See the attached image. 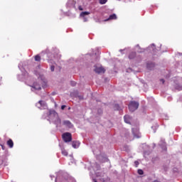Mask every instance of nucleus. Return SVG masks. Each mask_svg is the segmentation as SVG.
<instances>
[{
    "instance_id": "f257e3e1",
    "label": "nucleus",
    "mask_w": 182,
    "mask_h": 182,
    "mask_svg": "<svg viewBox=\"0 0 182 182\" xmlns=\"http://www.w3.org/2000/svg\"><path fill=\"white\" fill-rule=\"evenodd\" d=\"M47 119L48 122L51 123H54V124H56L57 127H60V124H62V122L60 120V118L59 117V114L56 111L53 109H50L48 111V113L47 114Z\"/></svg>"
},
{
    "instance_id": "f03ea898",
    "label": "nucleus",
    "mask_w": 182,
    "mask_h": 182,
    "mask_svg": "<svg viewBox=\"0 0 182 182\" xmlns=\"http://www.w3.org/2000/svg\"><path fill=\"white\" fill-rule=\"evenodd\" d=\"M43 72L45 70H38V71H36V75L38 77V80H41V83L43 87H46L48 86V80L45 77V75H43Z\"/></svg>"
},
{
    "instance_id": "7ed1b4c3",
    "label": "nucleus",
    "mask_w": 182,
    "mask_h": 182,
    "mask_svg": "<svg viewBox=\"0 0 182 182\" xmlns=\"http://www.w3.org/2000/svg\"><path fill=\"white\" fill-rule=\"evenodd\" d=\"M18 68L20 69L22 75H18V80L23 81L28 77V73L26 72V70H25V68H23V63H20L18 64Z\"/></svg>"
},
{
    "instance_id": "20e7f679",
    "label": "nucleus",
    "mask_w": 182,
    "mask_h": 182,
    "mask_svg": "<svg viewBox=\"0 0 182 182\" xmlns=\"http://www.w3.org/2000/svg\"><path fill=\"white\" fill-rule=\"evenodd\" d=\"M30 87H31L32 92H36L37 90H41V89H42V86L38 81L34 82Z\"/></svg>"
},
{
    "instance_id": "39448f33",
    "label": "nucleus",
    "mask_w": 182,
    "mask_h": 182,
    "mask_svg": "<svg viewBox=\"0 0 182 182\" xmlns=\"http://www.w3.org/2000/svg\"><path fill=\"white\" fill-rule=\"evenodd\" d=\"M130 112H134L139 109V102L132 101L129 105Z\"/></svg>"
},
{
    "instance_id": "423d86ee",
    "label": "nucleus",
    "mask_w": 182,
    "mask_h": 182,
    "mask_svg": "<svg viewBox=\"0 0 182 182\" xmlns=\"http://www.w3.org/2000/svg\"><path fill=\"white\" fill-rule=\"evenodd\" d=\"M63 139L65 143H69V141H72V134L69 132H65L63 134Z\"/></svg>"
},
{
    "instance_id": "0eeeda50",
    "label": "nucleus",
    "mask_w": 182,
    "mask_h": 182,
    "mask_svg": "<svg viewBox=\"0 0 182 182\" xmlns=\"http://www.w3.org/2000/svg\"><path fill=\"white\" fill-rule=\"evenodd\" d=\"M89 15H90V12L89 11H82L80 14V17L82 18L83 22H87L89 19Z\"/></svg>"
},
{
    "instance_id": "6e6552de",
    "label": "nucleus",
    "mask_w": 182,
    "mask_h": 182,
    "mask_svg": "<svg viewBox=\"0 0 182 182\" xmlns=\"http://www.w3.org/2000/svg\"><path fill=\"white\" fill-rule=\"evenodd\" d=\"M92 168L97 177H101L102 176L103 173L100 171V166L99 164H96Z\"/></svg>"
},
{
    "instance_id": "1a4fd4ad",
    "label": "nucleus",
    "mask_w": 182,
    "mask_h": 182,
    "mask_svg": "<svg viewBox=\"0 0 182 182\" xmlns=\"http://www.w3.org/2000/svg\"><path fill=\"white\" fill-rule=\"evenodd\" d=\"M62 126H64V127H66V129H73V124H72L71 122L68 119L63 121Z\"/></svg>"
},
{
    "instance_id": "9d476101",
    "label": "nucleus",
    "mask_w": 182,
    "mask_h": 182,
    "mask_svg": "<svg viewBox=\"0 0 182 182\" xmlns=\"http://www.w3.org/2000/svg\"><path fill=\"white\" fill-rule=\"evenodd\" d=\"M36 107L38 109H41V110L43 109H48V105H46V102L45 101H39L36 105Z\"/></svg>"
},
{
    "instance_id": "9b49d317",
    "label": "nucleus",
    "mask_w": 182,
    "mask_h": 182,
    "mask_svg": "<svg viewBox=\"0 0 182 182\" xmlns=\"http://www.w3.org/2000/svg\"><path fill=\"white\" fill-rule=\"evenodd\" d=\"M132 134L135 139H140V137H141V134L137 128H132Z\"/></svg>"
},
{
    "instance_id": "f8f14e48",
    "label": "nucleus",
    "mask_w": 182,
    "mask_h": 182,
    "mask_svg": "<svg viewBox=\"0 0 182 182\" xmlns=\"http://www.w3.org/2000/svg\"><path fill=\"white\" fill-rule=\"evenodd\" d=\"M75 4L76 1H75V0H68L66 6H68V8H75Z\"/></svg>"
},
{
    "instance_id": "ddd939ff",
    "label": "nucleus",
    "mask_w": 182,
    "mask_h": 182,
    "mask_svg": "<svg viewBox=\"0 0 182 182\" xmlns=\"http://www.w3.org/2000/svg\"><path fill=\"white\" fill-rule=\"evenodd\" d=\"M95 72H96V73H105V68H103V67H96Z\"/></svg>"
},
{
    "instance_id": "4468645a",
    "label": "nucleus",
    "mask_w": 182,
    "mask_h": 182,
    "mask_svg": "<svg viewBox=\"0 0 182 182\" xmlns=\"http://www.w3.org/2000/svg\"><path fill=\"white\" fill-rule=\"evenodd\" d=\"M147 50H149L151 53H154V52H156V46H154V44H151V46H149V48H147Z\"/></svg>"
},
{
    "instance_id": "2eb2a0df",
    "label": "nucleus",
    "mask_w": 182,
    "mask_h": 182,
    "mask_svg": "<svg viewBox=\"0 0 182 182\" xmlns=\"http://www.w3.org/2000/svg\"><path fill=\"white\" fill-rule=\"evenodd\" d=\"M124 120L125 123H127V124H130L132 117H130V115H125L124 117Z\"/></svg>"
},
{
    "instance_id": "dca6fc26",
    "label": "nucleus",
    "mask_w": 182,
    "mask_h": 182,
    "mask_svg": "<svg viewBox=\"0 0 182 182\" xmlns=\"http://www.w3.org/2000/svg\"><path fill=\"white\" fill-rule=\"evenodd\" d=\"M48 63H51L50 65V70L51 72H55V65L54 64L55 63L53 60H48Z\"/></svg>"
},
{
    "instance_id": "f3484780",
    "label": "nucleus",
    "mask_w": 182,
    "mask_h": 182,
    "mask_svg": "<svg viewBox=\"0 0 182 182\" xmlns=\"http://www.w3.org/2000/svg\"><path fill=\"white\" fill-rule=\"evenodd\" d=\"M135 49H136V50H137V52L139 53H142V52H145V50H146V49L140 48V46H139V45H136L135 46Z\"/></svg>"
},
{
    "instance_id": "a211bd4d",
    "label": "nucleus",
    "mask_w": 182,
    "mask_h": 182,
    "mask_svg": "<svg viewBox=\"0 0 182 182\" xmlns=\"http://www.w3.org/2000/svg\"><path fill=\"white\" fill-rule=\"evenodd\" d=\"M116 19H117V16L116 15V14H113L110 15L109 17L105 21H113Z\"/></svg>"
},
{
    "instance_id": "6ab92c4d",
    "label": "nucleus",
    "mask_w": 182,
    "mask_h": 182,
    "mask_svg": "<svg viewBox=\"0 0 182 182\" xmlns=\"http://www.w3.org/2000/svg\"><path fill=\"white\" fill-rule=\"evenodd\" d=\"M159 146L161 147L162 150H167V148L166 147V142H164V140H161Z\"/></svg>"
},
{
    "instance_id": "aec40b11",
    "label": "nucleus",
    "mask_w": 182,
    "mask_h": 182,
    "mask_svg": "<svg viewBox=\"0 0 182 182\" xmlns=\"http://www.w3.org/2000/svg\"><path fill=\"white\" fill-rule=\"evenodd\" d=\"M146 68L148 69H149V70H151V69H153V68H154V63H153V62L147 63Z\"/></svg>"
},
{
    "instance_id": "412c9836",
    "label": "nucleus",
    "mask_w": 182,
    "mask_h": 182,
    "mask_svg": "<svg viewBox=\"0 0 182 182\" xmlns=\"http://www.w3.org/2000/svg\"><path fill=\"white\" fill-rule=\"evenodd\" d=\"M129 59H134L136 58V52H131L128 55Z\"/></svg>"
},
{
    "instance_id": "4be33fe9",
    "label": "nucleus",
    "mask_w": 182,
    "mask_h": 182,
    "mask_svg": "<svg viewBox=\"0 0 182 182\" xmlns=\"http://www.w3.org/2000/svg\"><path fill=\"white\" fill-rule=\"evenodd\" d=\"M7 144H8L9 147H10V149H12V147H14V141H12V139H9L7 141Z\"/></svg>"
},
{
    "instance_id": "5701e85b",
    "label": "nucleus",
    "mask_w": 182,
    "mask_h": 182,
    "mask_svg": "<svg viewBox=\"0 0 182 182\" xmlns=\"http://www.w3.org/2000/svg\"><path fill=\"white\" fill-rule=\"evenodd\" d=\"M80 144L79 143V141H73V147L74 149H77V147H79Z\"/></svg>"
},
{
    "instance_id": "b1692460",
    "label": "nucleus",
    "mask_w": 182,
    "mask_h": 182,
    "mask_svg": "<svg viewBox=\"0 0 182 182\" xmlns=\"http://www.w3.org/2000/svg\"><path fill=\"white\" fill-rule=\"evenodd\" d=\"M34 59L36 62H39L41 60V56L39 55H37L34 57Z\"/></svg>"
},
{
    "instance_id": "393cba45",
    "label": "nucleus",
    "mask_w": 182,
    "mask_h": 182,
    "mask_svg": "<svg viewBox=\"0 0 182 182\" xmlns=\"http://www.w3.org/2000/svg\"><path fill=\"white\" fill-rule=\"evenodd\" d=\"M61 153L63 156H68V151H66L65 149H62Z\"/></svg>"
},
{
    "instance_id": "a878e982",
    "label": "nucleus",
    "mask_w": 182,
    "mask_h": 182,
    "mask_svg": "<svg viewBox=\"0 0 182 182\" xmlns=\"http://www.w3.org/2000/svg\"><path fill=\"white\" fill-rule=\"evenodd\" d=\"M106 2H107V0H100V4L101 5H105V4H106Z\"/></svg>"
},
{
    "instance_id": "bb28decb",
    "label": "nucleus",
    "mask_w": 182,
    "mask_h": 182,
    "mask_svg": "<svg viewBox=\"0 0 182 182\" xmlns=\"http://www.w3.org/2000/svg\"><path fill=\"white\" fill-rule=\"evenodd\" d=\"M143 173H144L143 170H141V169L138 170V174H139L140 176H142Z\"/></svg>"
},
{
    "instance_id": "cd10ccee",
    "label": "nucleus",
    "mask_w": 182,
    "mask_h": 182,
    "mask_svg": "<svg viewBox=\"0 0 182 182\" xmlns=\"http://www.w3.org/2000/svg\"><path fill=\"white\" fill-rule=\"evenodd\" d=\"M125 137H127V139H128V140H130V138L129 137V132H127L125 134Z\"/></svg>"
},
{
    "instance_id": "c85d7f7f",
    "label": "nucleus",
    "mask_w": 182,
    "mask_h": 182,
    "mask_svg": "<svg viewBox=\"0 0 182 182\" xmlns=\"http://www.w3.org/2000/svg\"><path fill=\"white\" fill-rule=\"evenodd\" d=\"M134 164H135V166L137 167L139 166V161H135Z\"/></svg>"
},
{
    "instance_id": "c756f323",
    "label": "nucleus",
    "mask_w": 182,
    "mask_h": 182,
    "mask_svg": "<svg viewBox=\"0 0 182 182\" xmlns=\"http://www.w3.org/2000/svg\"><path fill=\"white\" fill-rule=\"evenodd\" d=\"M65 107H66V105H62L61 110H65Z\"/></svg>"
},
{
    "instance_id": "7c9ffc66",
    "label": "nucleus",
    "mask_w": 182,
    "mask_h": 182,
    "mask_svg": "<svg viewBox=\"0 0 182 182\" xmlns=\"http://www.w3.org/2000/svg\"><path fill=\"white\" fill-rule=\"evenodd\" d=\"M176 89H177L178 90H182V87L178 86V87H176Z\"/></svg>"
},
{
    "instance_id": "2f4dec72",
    "label": "nucleus",
    "mask_w": 182,
    "mask_h": 182,
    "mask_svg": "<svg viewBox=\"0 0 182 182\" xmlns=\"http://www.w3.org/2000/svg\"><path fill=\"white\" fill-rule=\"evenodd\" d=\"M78 9H79L80 11H83V9L82 8L81 6H80L78 7Z\"/></svg>"
},
{
    "instance_id": "473e14b6",
    "label": "nucleus",
    "mask_w": 182,
    "mask_h": 182,
    "mask_svg": "<svg viewBox=\"0 0 182 182\" xmlns=\"http://www.w3.org/2000/svg\"><path fill=\"white\" fill-rule=\"evenodd\" d=\"M59 180V176H57L55 178V182H57Z\"/></svg>"
},
{
    "instance_id": "72a5a7b5",
    "label": "nucleus",
    "mask_w": 182,
    "mask_h": 182,
    "mask_svg": "<svg viewBox=\"0 0 182 182\" xmlns=\"http://www.w3.org/2000/svg\"><path fill=\"white\" fill-rule=\"evenodd\" d=\"M92 181L93 182H97V181L96 179H95V178H92Z\"/></svg>"
},
{
    "instance_id": "f704fd0d",
    "label": "nucleus",
    "mask_w": 182,
    "mask_h": 182,
    "mask_svg": "<svg viewBox=\"0 0 182 182\" xmlns=\"http://www.w3.org/2000/svg\"><path fill=\"white\" fill-rule=\"evenodd\" d=\"M160 80H161V83H164V79H161Z\"/></svg>"
},
{
    "instance_id": "c9c22d12",
    "label": "nucleus",
    "mask_w": 182,
    "mask_h": 182,
    "mask_svg": "<svg viewBox=\"0 0 182 182\" xmlns=\"http://www.w3.org/2000/svg\"><path fill=\"white\" fill-rule=\"evenodd\" d=\"M94 154H96V156H99V154H96V152L94 151H93Z\"/></svg>"
},
{
    "instance_id": "e433bc0d",
    "label": "nucleus",
    "mask_w": 182,
    "mask_h": 182,
    "mask_svg": "<svg viewBox=\"0 0 182 182\" xmlns=\"http://www.w3.org/2000/svg\"><path fill=\"white\" fill-rule=\"evenodd\" d=\"M2 149H3V150H5V149L4 148V146H2Z\"/></svg>"
},
{
    "instance_id": "4c0bfd02",
    "label": "nucleus",
    "mask_w": 182,
    "mask_h": 182,
    "mask_svg": "<svg viewBox=\"0 0 182 182\" xmlns=\"http://www.w3.org/2000/svg\"><path fill=\"white\" fill-rule=\"evenodd\" d=\"M123 50H119V52H122Z\"/></svg>"
},
{
    "instance_id": "58836bf2",
    "label": "nucleus",
    "mask_w": 182,
    "mask_h": 182,
    "mask_svg": "<svg viewBox=\"0 0 182 182\" xmlns=\"http://www.w3.org/2000/svg\"><path fill=\"white\" fill-rule=\"evenodd\" d=\"M73 86H75V82H73Z\"/></svg>"
},
{
    "instance_id": "ea45409f",
    "label": "nucleus",
    "mask_w": 182,
    "mask_h": 182,
    "mask_svg": "<svg viewBox=\"0 0 182 182\" xmlns=\"http://www.w3.org/2000/svg\"><path fill=\"white\" fill-rule=\"evenodd\" d=\"M51 178H53V176H50Z\"/></svg>"
}]
</instances>
